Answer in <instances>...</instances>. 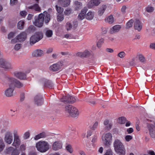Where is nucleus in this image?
<instances>
[{
    "label": "nucleus",
    "instance_id": "bf43d9fd",
    "mask_svg": "<svg viewBox=\"0 0 155 155\" xmlns=\"http://www.w3.org/2000/svg\"><path fill=\"white\" fill-rule=\"evenodd\" d=\"M21 45L20 44H16L15 47L14 49L16 50H18L20 48Z\"/></svg>",
    "mask_w": 155,
    "mask_h": 155
},
{
    "label": "nucleus",
    "instance_id": "4c0bfd02",
    "mask_svg": "<svg viewBox=\"0 0 155 155\" xmlns=\"http://www.w3.org/2000/svg\"><path fill=\"white\" fill-rule=\"evenodd\" d=\"M53 34L52 31L51 30H48L46 31L45 32L46 36L50 38L52 36Z\"/></svg>",
    "mask_w": 155,
    "mask_h": 155
},
{
    "label": "nucleus",
    "instance_id": "f257e3e1",
    "mask_svg": "<svg viewBox=\"0 0 155 155\" xmlns=\"http://www.w3.org/2000/svg\"><path fill=\"white\" fill-rule=\"evenodd\" d=\"M50 19V15L47 12H45L44 13L40 14L37 18H36L34 22L35 26L38 27H41L43 24L44 20L45 23H47Z\"/></svg>",
    "mask_w": 155,
    "mask_h": 155
},
{
    "label": "nucleus",
    "instance_id": "4be33fe9",
    "mask_svg": "<svg viewBox=\"0 0 155 155\" xmlns=\"http://www.w3.org/2000/svg\"><path fill=\"white\" fill-rule=\"evenodd\" d=\"M61 68V66L60 64H55L52 65L50 67V69L53 71H58Z\"/></svg>",
    "mask_w": 155,
    "mask_h": 155
},
{
    "label": "nucleus",
    "instance_id": "6e6552de",
    "mask_svg": "<svg viewBox=\"0 0 155 155\" xmlns=\"http://www.w3.org/2000/svg\"><path fill=\"white\" fill-rule=\"evenodd\" d=\"M0 67L6 70L12 68V66L11 63L3 58L0 59Z\"/></svg>",
    "mask_w": 155,
    "mask_h": 155
},
{
    "label": "nucleus",
    "instance_id": "39448f33",
    "mask_svg": "<svg viewBox=\"0 0 155 155\" xmlns=\"http://www.w3.org/2000/svg\"><path fill=\"white\" fill-rule=\"evenodd\" d=\"M43 37V34L42 32L38 31L36 32L30 38V43L31 45L34 44L41 40Z\"/></svg>",
    "mask_w": 155,
    "mask_h": 155
},
{
    "label": "nucleus",
    "instance_id": "f8f14e48",
    "mask_svg": "<svg viewBox=\"0 0 155 155\" xmlns=\"http://www.w3.org/2000/svg\"><path fill=\"white\" fill-rule=\"evenodd\" d=\"M147 127L149 130L150 134L152 138L155 137V128L153 124H149L147 125Z\"/></svg>",
    "mask_w": 155,
    "mask_h": 155
},
{
    "label": "nucleus",
    "instance_id": "864d4df0",
    "mask_svg": "<svg viewBox=\"0 0 155 155\" xmlns=\"http://www.w3.org/2000/svg\"><path fill=\"white\" fill-rule=\"evenodd\" d=\"M72 28V25L69 22H68L67 23L66 28L68 31L70 30Z\"/></svg>",
    "mask_w": 155,
    "mask_h": 155
},
{
    "label": "nucleus",
    "instance_id": "7ed1b4c3",
    "mask_svg": "<svg viewBox=\"0 0 155 155\" xmlns=\"http://www.w3.org/2000/svg\"><path fill=\"white\" fill-rule=\"evenodd\" d=\"M49 147V144L46 141H40L36 144L37 150L41 153H45L48 150Z\"/></svg>",
    "mask_w": 155,
    "mask_h": 155
},
{
    "label": "nucleus",
    "instance_id": "338daca9",
    "mask_svg": "<svg viewBox=\"0 0 155 155\" xmlns=\"http://www.w3.org/2000/svg\"><path fill=\"white\" fill-rule=\"evenodd\" d=\"M20 149L22 151L25 150V146L23 144L21 145L20 147Z\"/></svg>",
    "mask_w": 155,
    "mask_h": 155
},
{
    "label": "nucleus",
    "instance_id": "f704fd0d",
    "mask_svg": "<svg viewBox=\"0 0 155 155\" xmlns=\"http://www.w3.org/2000/svg\"><path fill=\"white\" fill-rule=\"evenodd\" d=\"M126 121V119L124 117H119L117 120L118 122L121 124H124Z\"/></svg>",
    "mask_w": 155,
    "mask_h": 155
},
{
    "label": "nucleus",
    "instance_id": "72a5a7b5",
    "mask_svg": "<svg viewBox=\"0 0 155 155\" xmlns=\"http://www.w3.org/2000/svg\"><path fill=\"white\" fill-rule=\"evenodd\" d=\"M35 30V27L33 25H31L29 26L28 28L26 30V31L28 33H31L33 32Z\"/></svg>",
    "mask_w": 155,
    "mask_h": 155
},
{
    "label": "nucleus",
    "instance_id": "c756f323",
    "mask_svg": "<svg viewBox=\"0 0 155 155\" xmlns=\"http://www.w3.org/2000/svg\"><path fill=\"white\" fill-rule=\"evenodd\" d=\"M107 8V6L106 5H103L101 6L99 9L98 13L99 15H102Z\"/></svg>",
    "mask_w": 155,
    "mask_h": 155
},
{
    "label": "nucleus",
    "instance_id": "393cba45",
    "mask_svg": "<svg viewBox=\"0 0 155 155\" xmlns=\"http://www.w3.org/2000/svg\"><path fill=\"white\" fill-rule=\"evenodd\" d=\"M74 5H75L74 9L76 11H79L82 8V5L81 2H78L77 1H75Z\"/></svg>",
    "mask_w": 155,
    "mask_h": 155
},
{
    "label": "nucleus",
    "instance_id": "a19ab883",
    "mask_svg": "<svg viewBox=\"0 0 155 155\" xmlns=\"http://www.w3.org/2000/svg\"><path fill=\"white\" fill-rule=\"evenodd\" d=\"M76 110H75V109H72V110H71V113H73V114H76L75 116H72L73 117H76L78 115L79 112L78 111V110L76 107Z\"/></svg>",
    "mask_w": 155,
    "mask_h": 155
},
{
    "label": "nucleus",
    "instance_id": "ddd939ff",
    "mask_svg": "<svg viewBox=\"0 0 155 155\" xmlns=\"http://www.w3.org/2000/svg\"><path fill=\"white\" fill-rule=\"evenodd\" d=\"M35 103L38 106L41 105L43 104V99L42 96L39 94L36 95L34 98Z\"/></svg>",
    "mask_w": 155,
    "mask_h": 155
},
{
    "label": "nucleus",
    "instance_id": "473e14b6",
    "mask_svg": "<svg viewBox=\"0 0 155 155\" xmlns=\"http://www.w3.org/2000/svg\"><path fill=\"white\" fill-rule=\"evenodd\" d=\"M94 17V13L91 12H89L86 15V18L88 20H92Z\"/></svg>",
    "mask_w": 155,
    "mask_h": 155
},
{
    "label": "nucleus",
    "instance_id": "aec40b11",
    "mask_svg": "<svg viewBox=\"0 0 155 155\" xmlns=\"http://www.w3.org/2000/svg\"><path fill=\"white\" fill-rule=\"evenodd\" d=\"M9 86V87L5 91V94L7 97H10L13 95L14 88L12 87Z\"/></svg>",
    "mask_w": 155,
    "mask_h": 155
},
{
    "label": "nucleus",
    "instance_id": "09e8293b",
    "mask_svg": "<svg viewBox=\"0 0 155 155\" xmlns=\"http://www.w3.org/2000/svg\"><path fill=\"white\" fill-rule=\"evenodd\" d=\"M113 151L111 149L107 150L104 155H113Z\"/></svg>",
    "mask_w": 155,
    "mask_h": 155
},
{
    "label": "nucleus",
    "instance_id": "37998d69",
    "mask_svg": "<svg viewBox=\"0 0 155 155\" xmlns=\"http://www.w3.org/2000/svg\"><path fill=\"white\" fill-rule=\"evenodd\" d=\"M133 20L132 19H131L127 23L126 28H129L132 27Z\"/></svg>",
    "mask_w": 155,
    "mask_h": 155
},
{
    "label": "nucleus",
    "instance_id": "dca6fc26",
    "mask_svg": "<svg viewBox=\"0 0 155 155\" xmlns=\"http://www.w3.org/2000/svg\"><path fill=\"white\" fill-rule=\"evenodd\" d=\"M90 54V52L86 50L83 52H80L77 53L76 54V55L79 57L83 58L88 56Z\"/></svg>",
    "mask_w": 155,
    "mask_h": 155
},
{
    "label": "nucleus",
    "instance_id": "5701e85b",
    "mask_svg": "<svg viewBox=\"0 0 155 155\" xmlns=\"http://www.w3.org/2000/svg\"><path fill=\"white\" fill-rule=\"evenodd\" d=\"M121 28V27L119 25H116L113 27L110 30V34H113L114 33L118 32Z\"/></svg>",
    "mask_w": 155,
    "mask_h": 155
},
{
    "label": "nucleus",
    "instance_id": "a211bd4d",
    "mask_svg": "<svg viewBox=\"0 0 155 155\" xmlns=\"http://www.w3.org/2000/svg\"><path fill=\"white\" fill-rule=\"evenodd\" d=\"M62 148L61 143L58 141H56L53 143L52 149L54 150H58Z\"/></svg>",
    "mask_w": 155,
    "mask_h": 155
},
{
    "label": "nucleus",
    "instance_id": "bb28decb",
    "mask_svg": "<svg viewBox=\"0 0 155 155\" xmlns=\"http://www.w3.org/2000/svg\"><path fill=\"white\" fill-rule=\"evenodd\" d=\"M59 2L62 6L66 7L70 5L71 1L70 0H59Z\"/></svg>",
    "mask_w": 155,
    "mask_h": 155
},
{
    "label": "nucleus",
    "instance_id": "4468645a",
    "mask_svg": "<svg viewBox=\"0 0 155 155\" xmlns=\"http://www.w3.org/2000/svg\"><path fill=\"white\" fill-rule=\"evenodd\" d=\"M142 27V24L141 21L138 19H136L134 24V28L135 29L140 31Z\"/></svg>",
    "mask_w": 155,
    "mask_h": 155
},
{
    "label": "nucleus",
    "instance_id": "8fccbe9b",
    "mask_svg": "<svg viewBox=\"0 0 155 155\" xmlns=\"http://www.w3.org/2000/svg\"><path fill=\"white\" fill-rule=\"evenodd\" d=\"M146 10L148 12H151L154 10L153 7L151 6H148L146 8Z\"/></svg>",
    "mask_w": 155,
    "mask_h": 155
},
{
    "label": "nucleus",
    "instance_id": "0eeeda50",
    "mask_svg": "<svg viewBox=\"0 0 155 155\" xmlns=\"http://www.w3.org/2000/svg\"><path fill=\"white\" fill-rule=\"evenodd\" d=\"M61 101L64 103H74L76 101L75 98L69 95H67L63 96L60 99Z\"/></svg>",
    "mask_w": 155,
    "mask_h": 155
},
{
    "label": "nucleus",
    "instance_id": "79ce46f5",
    "mask_svg": "<svg viewBox=\"0 0 155 155\" xmlns=\"http://www.w3.org/2000/svg\"><path fill=\"white\" fill-rule=\"evenodd\" d=\"M64 19V15L61 14V13L58 14L57 16V21H61Z\"/></svg>",
    "mask_w": 155,
    "mask_h": 155
},
{
    "label": "nucleus",
    "instance_id": "13d9d810",
    "mask_svg": "<svg viewBox=\"0 0 155 155\" xmlns=\"http://www.w3.org/2000/svg\"><path fill=\"white\" fill-rule=\"evenodd\" d=\"M134 131L133 129L132 128L130 127L127 129V132L129 134H130L133 133Z\"/></svg>",
    "mask_w": 155,
    "mask_h": 155
},
{
    "label": "nucleus",
    "instance_id": "a18cd8bd",
    "mask_svg": "<svg viewBox=\"0 0 155 155\" xmlns=\"http://www.w3.org/2000/svg\"><path fill=\"white\" fill-rule=\"evenodd\" d=\"M104 39L101 38L100 39L97 43V46L98 48H100L101 47L102 44L104 42Z\"/></svg>",
    "mask_w": 155,
    "mask_h": 155
},
{
    "label": "nucleus",
    "instance_id": "f03ea898",
    "mask_svg": "<svg viewBox=\"0 0 155 155\" xmlns=\"http://www.w3.org/2000/svg\"><path fill=\"white\" fill-rule=\"evenodd\" d=\"M114 147L115 151L120 155H125L126 150L124 146L120 141L118 139L114 141Z\"/></svg>",
    "mask_w": 155,
    "mask_h": 155
},
{
    "label": "nucleus",
    "instance_id": "ea45409f",
    "mask_svg": "<svg viewBox=\"0 0 155 155\" xmlns=\"http://www.w3.org/2000/svg\"><path fill=\"white\" fill-rule=\"evenodd\" d=\"M66 149L68 151L71 153H72L73 152L72 146L70 144L68 145L66 147Z\"/></svg>",
    "mask_w": 155,
    "mask_h": 155
},
{
    "label": "nucleus",
    "instance_id": "412c9836",
    "mask_svg": "<svg viewBox=\"0 0 155 155\" xmlns=\"http://www.w3.org/2000/svg\"><path fill=\"white\" fill-rule=\"evenodd\" d=\"M14 73V76L19 79L23 80L26 78V75L24 73L15 72Z\"/></svg>",
    "mask_w": 155,
    "mask_h": 155
},
{
    "label": "nucleus",
    "instance_id": "6e6d98bb",
    "mask_svg": "<svg viewBox=\"0 0 155 155\" xmlns=\"http://www.w3.org/2000/svg\"><path fill=\"white\" fill-rule=\"evenodd\" d=\"M27 12L25 11H22L20 12V14L23 17H25L27 15Z\"/></svg>",
    "mask_w": 155,
    "mask_h": 155
},
{
    "label": "nucleus",
    "instance_id": "c85d7f7f",
    "mask_svg": "<svg viewBox=\"0 0 155 155\" xmlns=\"http://www.w3.org/2000/svg\"><path fill=\"white\" fill-rule=\"evenodd\" d=\"M47 135L45 132H42L40 133L37 135H36L34 137V139L35 140H37L40 138H45Z\"/></svg>",
    "mask_w": 155,
    "mask_h": 155
},
{
    "label": "nucleus",
    "instance_id": "de8ad7c7",
    "mask_svg": "<svg viewBox=\"0 0 155 155\" xmlns=\"http://www.w3.org/2000/svg\"><path fill=\"white\" fill-rule=\"evenodd\" d=\"M126 54L124 51H121L117 54V56L120 58H124Z\"/></svg>",
    "mask_w": 155,
    "mask_h": 155
},
{
    "label": "nucleus",
    "instance_id": "9b49d317",
    "mask_svg": "<svg viewBox=\"0 0 155 155\" xmlns=\"http://www.w3.org/2000/svg\"><path fill=\"white\" fill-rule=\"evenodd\" d=\"M6 152L8 154L11 153V155H18L19 152L17 148H14L12 147H10L7 148Z\"/></svg>",
    "mask_w": 155,
    "mask_h": 155
},
{
    "label": "nucleus",
    "instance_id": "680f3d73",
    "mask_svg": "<svg viewBox=\"0 0 155 155\" xmlns=\"http://www.w3.org/2000/svg\"><path fill=\"white\" fill-rule=\"evenodd\" d=\"M17 0H10V4L11 5H13L17 3Z\"/></svg>",
    "mask_w": 155,
    "mask_h": 155
},
{
    "label": "nucleus",
    "instance_id": "3c124183",
    "mask_svg": "<svg viewBox=\"0 0 155 155\" xmlns=\"http://www.w3.org/2000/svg\"><path fill=\"white\" fill-rule=\"evenodd\" d=\"M125 139L127 141L129 142L132 139V137L130 135H127L125 137Z\"/></svg>",
    "mask_w": 155,
    "mask_h": 155
},
{
    "label": "nucleus",
    "instance_id": "6ab92c4d",
    "mask_svg": "<svg viewBox=\"0 0 155 155\" xmlns=\"http://www.w3.org/2000/svg\"><path fill=\"white\" fill-rule=\"evenodd\" d=\"M72 109H75V110H76V107L74 106H72L71 105H68L67 106L65 107V110L68 113L70 114V115L71 116H75L76 114H73V113H71V110Z\"/></svg>",
    "mask_w": 155,
    "mask_h": 155
},
{
    "label": "nucleus",
    "instance_id": "4d7b16f0",
    "mask_svg": "<svg viewBox=\"0 0 155 155\" xmlns=\"http://www.w3.org/2000/svg\"><path fill=\"white\" fill-rule=\"evenodd\" d=\"M15 35V33L13 32H11L8 35V38L10 39L12 38Z\"/></svg>",
    "mask_w": 155,
    "mask_h": 155
},
{
    "label": "nucleus",
    "instance_id": "58836bf2",
    "mask_svg": "<svg viewBox=\"0 0 155 155\" xmlns=\"http://www.w3.org/2000/svg\"><path fill=\"white\" fill-rule=\"evenodd\" d=\"M5 145L2 139H0V152L4 149Z\"/></svg>",
    "mask_w": 155,
    "mask_h": 155
},
{
    "label": "nucleus",
    "instance_id": "7c9ffc66",
    "mask_svg": "<svg viewBox=\"0 0 155 155\" xmlns=\"http://www.w3.org/2000/svg\"><path fill=\"white\" fill-rule=\"evenodd\" d=\"M87 11L86 9H83L81 12L79 14L78 18L79 20H82L84 18Z\"/></svg>",
    "mask_w": 155,
    "mask_h": 155
},
{
    "label": "nucleus",
    "instance_id": "b1692460",
    "mask_svg": "<svg viewBox=\"0 0 155 155\" xmlns=\"http://www.w3.org/2000/svg\"><path fill=\"white\" fill-rule=\"evenodd\" d=\"M42 81L44 82V85L45 87H51L53 86V84L51 81L45 79H43Z\"/></svg>",
    "mask_w": 155,
    "mask_h": 155
},
{
    "label": "nucleus",
    "instance_id": "1a4fd4ad",
    "mask_svg": "<svg viewBox=\"0 0 155 155\" xmlns=\"http://www.w3.org/2000/svg\"><path fill=\"white\" fill-rule=\"evenodd\" d=\"M13 137L12 133L10 131L6 132L4 138L5 142L8 144H11L13 141Z\"/></svg>",
    "mask_w": 155,
    "mask_h": 155
},
{
    "label": "nucleus",
    "instance_id": "052dcab7",
    "mask_svg": "<svg viewBox=\"0 0 155 155\" xmlns=\"http://www.w3.org/2000/svg\"><path fill=\"white\" fill-rule=\"evenodd\" d=\"M112 126V124L111 123H109L106 126V128L107 130H109L111 129Z\"/></svg>",
    "mask_w": 155,
    "mask_h": 155
},
{
    "label": "nucleus",
    "instance_id": "cd10ccee",
    "mask_svg": "<svg viewBox=\"0 0 155 155\" xmlns=\"http://www.w3.org/2000/svg\"><path fill=\"white\" fill-rule=\"evenodd\" d=\"M43 54V51L41 50H37L34 51L32 53L33 57L41 56Z\"/></svg>",
    "mask_w": 155,
    "mask_h": 155
},
{
    "label": "nucleus",
    "instance_id": "f3484780",
    "mask_svg": "<svg viewBox=\"0 0 155 155\" xmlns=\"http://www.w3.org/2000/svg\"><path fill=\"white\" fill-rule=\"evenodd\" d=\"M100 3L99 0H91L88 4V7L90 8H92L94 6L98 5Z\"/></svg>",
    "mask_w": 155,
    "mask_h": 155
},
{
    "label": "nucleus",
    "instance_id": "e433bc0d",
    "mask_svg": "<svg viewBox=\"0 0 155 155\" xmlns=\"http://www.w3.org/2000/svg\"><path fill=\"white\" fill-rule=\"evenodd\" d=\"M137 56L141 62L142 63H145L146 62L145 58L143 54H138Z\"/></svg>",
    "mask_w": 155,
    "mask_h": 155
},
{
    "label": "nucleus",
    "instance_id": "9d476101",
    "mask_svg": "<svg viewBox=\"0 0 155 155\" xmlns=\"http://www.w3.org/2000/svg\"><path fill=\"white\" fill-rule=\"evenodd\" d=\"M14 142L12 143V145L13 146L16 147L17 146H18L20 145L21 140L16 131H15L14 132Z\"/></svg>",
    "mask_w": 155,
    "mask_h": 155
},
{
    "label": "nucleus",
    "instance_id": "2f4dec72",
    "mask_svg": "<svg viewBox=\"0 0 155 155\" xmlns=\"http://www.w3.org/2000/svg\"><path fill=\"white\" fill-rule=\"evenodd\" d=\"M105 21L110 24H112L114 21V18L112 15L109 16L107 18H105Z\"/></svg>",
    "mask_w": 155,
    "mask_h": 155
},
{
    "label": "nucleus",
    "instance_id": "423d86ee",
    "mask_svg": "<svg viewBox=\"0 0 155 155\" xmlns=\"http://www.w3.org/2000/svg\"><path fill=\"white\" fill-rule=\"evenodd\" d=\"M112 135L110 133L104 134L102 136V140L104 145L107 147H110L112 140Z\"/></svg>",
    "mask_w": 155,
    "mask_h": 155
},
{
    "label": "nucleus",
    "instance_id": "774afa93",
    "mask_svg": "<svg viewBox=\"0 0 155 155\" xmlns=\"http://www.w3.org/2000/svg\"><path fill=\"white\" fill-rule=\"evenodd\" d=\"M147 153L150 155H155L154 152L153 150H149L147 151Z\"/></svg>",
    "mask_w": 155,
    "mask_h": 155
},
{
    "label": "nucleus",
    "instance_id": "69168bd1",
    "mask_svg": "<svg viewBox=\"0 0 155 155\" xmlns=\"http://www.w3.org/2000/svg\"><path fill=\"white\" fill-rule=\"evenodd\" d=\"M150 47V48L155 50V43H151Z\"/></svg>",
    "mask_w": 155,
    "mask_h": 155
},
{
    "label": "nucleus",
    "instance_id": "e2e57ef3",
    "mask_svg": "<svg viewBox=\"0 0 155 155\" xmlns=\"http://www.w3.org/2000/svg\"><path fill=\"white\" fill-rule=\"evenodd\" d=\"M92 131L91 130H89L87 132V138H88L92 134Z\"/></svg>",
    "mask_w": 155,
    "mask_h": 155
},
{
    "label": "nucleus",
    "instance_id": "20e7f679",
    "mask_svg": "<svg viewBox=\"0 0 155 155\" xmlns=\"http://www.w3.org/2000/svg\"><path fill=\"white\" fill-rule=\"evenodd\" d=\"M6 84L12 87L13 88L15 87L20 88L23 86V85L19 81L9 76H7L5 78Z\"/></svg>",
    "mask_w": 155,
    "mask_h": 155
},
{
    "label": "nucleus",
    "instance_id": "c9c22d12",
    "mask_svg": "<svg viewBox=\"0 0 155 155\" xmlns=\"http://www.w3.org/2000/svg\"><path fill=\"white\" fill-rule=\"evenodd\" d=\"M25 22L23 21H19L18 23V28L19 29H22L24 27Z\"/></svg>",
    "mask_w": 155,
    "mask_h": 155
},
{
    "label": "nucleus",
    "instance_id": "49530a36",
    "mask_svg": "<svg viewBox=\"0 0 155 155\" xmlns=\"http://www.w3.org/2000/svg\"><path fill=\"white\" fill-rule=\"evenodd\" d=\"M72 12V10L71 8H67L64 12V14L68 15H70Z\"/></svg>",
    "mask_w": 155,
    "mask_h": 155
},
{
    "label": "nucleus",
    "instance_id": "0e129e2a",
    "mask_svg": "<svg viewBox=\"0 0 155 155\" xmlns=\"http://www.w3.org/2000/svg\"><path fill=\"white\" fill-rule=\"evenodd\" d=\"M97 137L96 136H94L92 140V142L93 143H95L97 141Z\"/></svg>",
    "mask_w": 155,
    "mask_h": 155
},
{
    "label": "nucleus",
    "instance_id": "603ef678",
    "mask_svg": "<svg viewBox=\"0 0 155 155\" xmlns=\"http://www.w3.org/2000/svg\"><path fill=\"white\" fill-rule=\"evenodd\" d=\"M98 123L97 122H96L93 125L92 127H91V129L93 130H95L97 127Z\"/></svg>",
    "mask_w": 155,
    "mask_h": 155
},
{
    "label": "nucleus",
    "instance_id": "2eb2a0df",
    "mask_svg": "<svg viewBox=\"0 0 155 155\" xmlns=\"http://www.w3.org/2000/svg\"><path fill=\"white\" fill-rule=\"evenodd\" d=\"M17 39L20 42H22L26 39L27 38V34L25 32H23L17 36Z\"/></svg>",
    "mask_w": 155,
    "mask_h": 155
},
{
    "label": "nucleus",
    "instance_id": "5fc2aeb1",
    "mask_svg": "<svg viewBox=\"0 0 155 155\" xmlns=\"http://www.w3.org/2000/svg\"><path fill=\"white\" fill-rule=\"evenodd\" d=\"M30 136V133L29 132H25L24 135V138L25 139H26L28 138Z\"/></svg>",
    "mask_w": 155,
    "mask_h": 155
},
{
    "label": "nucleus",
    "instance_id": "a878e982",
    "mask_svg": "<svg viewBox=\"0 0 155 155\" xmlns=\"http://www.w3.org/2000/svg\"><path fill=\"white\" fill-rule=\"evenodd\" d=\"M28 8L38 12H40L41 11L40 7L37 4H35L32 6H29L28 7Z\"/></svg>",
    "mask_w": 155,
    "mask_h": 155
},
{
    "label": "nucleus",
    "instance_id": "c03bdc74",
    "mask_svg": "<svg viewBox=\"0 0 155 155\" xmlns=\"http://www.w3.org/2000/svg\"><path fill=\"white\" fill-rule=\"evenodd\" d=\"M56 10L58 13L60 14L62 13L64 11V9L63 8L58 7L57 5L55 6Z\"/></svg>",
    "mask_w": 155,
    "mask_h": 155
}]
</instances>
